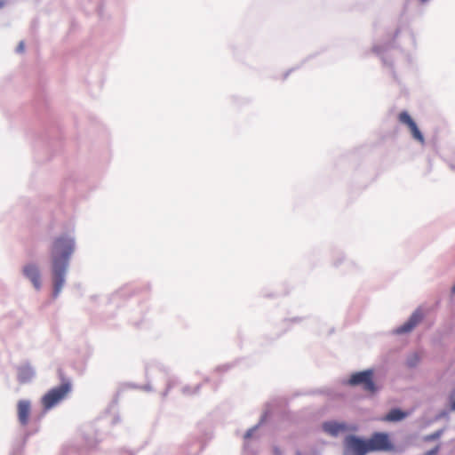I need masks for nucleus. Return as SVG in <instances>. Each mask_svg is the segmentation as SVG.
I'll list each match as a JSON object with an SVG mask.
<instances>
[{
	"label": "nucleus",
	"instance_id": "obj_11",
	"mask_svg": "<svg viewBox=\"0 0 455 455\" xmlns=\"http://www.w3.org/2000/svg\"><path fill=\"white\" fill-rule=\"evenodd\" d=\"M443 434V431L442 430H438L429 435H427L425 437V440L426 441H431V440H435L437 438H439L441 436V435Z\"/></svg>",
	"mask_w": 455,
	"mask_h": 455
},
{
	"label": "nucleus",
	"instance_id": "obj_13",
	"mask_svg": "<svg viewBox=\"0 0 455 455\" xmlns=\"http://www.w3.org/2000/svg\"><path fill=\"white\" fill-rule=\"evenodd\" d=\"M23 50H24V43L20 42L19 46H18V51L19 52H23Z\"/></svg>",
	"mask_w": 455,
	"mask_h": 455
},
{
	"label": "nucleus",
	"instance_id": "obj_15",
	"mask_svg": "<svg viewBox=\"0 0 455 455\" xmlns=\"http://www.w3.org/2000/svg\"><path fill=\"white\" fill-rule=\"evenodd\" d=\"M452 292L455 293V285L451 289Z\"/></svg>",
	"mask_w": 455,
	"mask_h": 455
},
{
	"label": "nucleus",
	"instance_id": "obj_2",
	"mask_svg": "<svg viewBox=\"0 0 455 455\" xmlns=\"http://www.w3.org/2000/svg\"><path fill=\"white\" fill-rule=\"evenodd\" d=\"M345 445L352 455H366L374 451H392L395 447L387 433L375 432L367 440L349 435L345 440Z\"/></svg>",
	"mask_w": 455,
	"mask_h": 455
},
{
	"label": "nucleus",
	"instance_id": "obj_6",
	"mask_svg": "<svg viewBox=\"0 0 455 455\" xmlns=\"http://www.w3.org/2000/svg\"><path fill=\"white\" fill-rule=\"evenodd\" d=\"M424 314L421 309L415 310L408 321L397 329V333H406L413 330L423 319Z\"/></svg>",
	"mask_w": 455,
	"mask_h": 455
},
{
	"label": "nucleus",
	"instance_id": "obj_9",
	"mask_svg": "<svg viewBox=\"0 0 455 455\" xmlns=\"http://www.w3.org/2000/svg\"><path fill=\"white\" fill-rule=\"evenodd\" d=\"M406 416V412H403L399 409H393L384 417L383 419L386 421H399L403 419Z\"/></svg>",
	"mask_w": 455,
	"mask_h": 455
},
{
	"label": "nucleus",
	"instance_id": "obj_5",
	"mask_svg": "<svg viewBox=\"0 0 455 455\" xmlns=\"http://www.w3.org/2000/svg\"><path fill=\"white\" fill-rule=\"evenodd\" d=\"M398 120L401 124L406 125L409 128L414 140H418L421 144H424V142H425L424 137H423L422 133L420 132V131L419 130L416 123L413 121V119L411 118V116L409 115L408 112H406V111L401 112L398 115Z\"/></svg>",
	"mask_w": 455,
	"mask_h": 455
},
{
	"label": "nucleus",
	"instance_id": "obj_16",
	"mask_svg": "<svg viewBox=\"0 0 455 455\" xmlns=\"http://www.w3.org/2000/svg\"><path fill=\"white\" fill-rule=\"evenodd\" d=\"M297 455H301L299 452H297Z\"/></svg>",
	"mask_w": 455,
	"mask_h": 455
},
{
	"label": "nucleus",
	"instance_id": "obj_14",
	"mask_svg": "<svg viewBox=\"0 0 455 455\" xmlns=\"http://www.w3.org/2000/svg\"><path fill=\"white\" fill-rule=\"evenodd\" d=\"M451 408L452 411H455V400L451 403Z\"/></svg>",
	"mask_w": 455,
	"mask_h": 455
},
{
	"label": "nucleus",
	"instance_id": "obj_3",
	"mask_svg": "<svg viewBox=\"0 0 455 455\" xmlns=\"http://www.w3.org/2000/svg\"><path fill=\"white\" fill-rule=\"evenodd\" d=\"M72 389L71 384L68 381L61 383L59 387L50 389L43 397L42 404L45 411H49L61 401H63Z\"/></svg>",
	"mask_w": 455,
	"mask_h": 455
},
{
	"label": "nucleus",
	"instance_id": "obj_8",
	"mask_svg": "<svg viewBox=\"0 0 455 455\" xmlns=\"http://www.w3.org/2000/svg\"><path fill=\"white\" fill-rule=\"evenodd\" d=\"M30 402L27 400H20L17 404L18 419L22 426H26L28 423L30 416Z\"/></svg>",
	"mask_w": 455,
	"mask_h": 455
},
{
	"label": "nucleus",
	"instance_id": "obj_10",
	"mask_svg": "<svg viewBox=\"0 0 455 455\" xmlns=\"http://www.w3.org/2000/svg\"><path fill=\"white\" fill-rule=\"evenodd\" d=\"M323 429L325 432L332 435H336L339 434V431L343 430L344 427L341 425L328 422L323 424Z\"/></svg>",
	"mask_w": 455,
	"mask_h": 455
},
{
	"label": "nucleus",
	"instance_id": "obj_4",
	"mask_svg": "<svg viewBox=\"0 0 455 455\" xmlns=\"http://www.w3.org/2000/svg\"><path fill=\"white\" fill-rule=\"evenodd\" d=\"M347 383L350 386H361L364 391L369 393H373L376 390L372 370H365L353 373Z\"/></svg>",
	"mask_w": 455,
	"mask_h": 455
},
{
	"label": "nucleus",
	"instance_id": "obj_12",
	"mask_svg": "<svg viewBox=\"0 0 455 455\" xmlns=\"http://www.w3.org/2000/svg\"><path fill=\"white\" fill-rule=\"evenodd\" d=\"M438 451H439V446H436V447H435L434 449H432V450H430V451H427V452L425 453V455H435V454H437Z\"/></svg>",
	"mask_w": 455,
	"mask_h": 455
},
{
	"label": "nucleus",
	"instance_id": "obj_1",
	"mask_svg": "<svg viewBox=\"0 0 455 455\" xmlns=\"http://www.w3.org/2000/svg\"><path fill=\"white\" fill-rule=\"evenodd\" d=\"M74 249V240L68 235L55 237L51 243L49 252L53 280V295L55 297L58 296L64 285L65 274Z\"/></svg>",
	"mask_w": 455,
	"mask_h": 455
},
{
	"label": "nucleus",
	"instance_id": "obj_7",
	"mask_svg": "<svg viewBox=\"0 0 455 455\" xmlns=\"http://www.w3.org/2000/svg\"><path fill=\"white\" fill-rule=\"evenodd\" d=\"M23 275L30 280L33 286L39 290L41 288V279L39 268L36 264H28L23 267Z\"/></svg>",
	"mask_w": 455,
	"mask_h": 455
}]
</instances>
